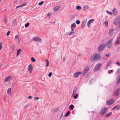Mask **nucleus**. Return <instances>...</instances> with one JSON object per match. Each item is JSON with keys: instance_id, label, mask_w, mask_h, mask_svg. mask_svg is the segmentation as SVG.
<instances>
[{"instance_id": "864d4df0", "label": "nucleus", "mask_w": 120, "mask_h": 120, "mask_svg": "<svg viewBox=\"0 0 120 120\" xmlns=\"http://www.w3.org/2000/svg\"><path fill=\"white\" fill-rule=\"evenodd\" d=\"M71 27V31H74V28H73V27Z\"/></svg>"}, {"instance_id": "69168bd1", "label": "nucleus", "mask_w": 120, "mask_h": 120, "mask_svg": "<svg viewBox=\"0 0 120 120\" xmlns=\"http://www.w3.org/2000/svg\"><path fill=\"white\" fill-rule=\"evenodd\" d=\"M1 67V66H0V68Z\"/></svg>"}, {"instance_id": "ddd939ff", "label": "nucleus", "mask_w": 120, "mask_h": 120, "mask_svg": "<svg viewBox=\"0 0 120 120\" xmlns=\"http://www.w3.org/2000/svg\"><path fill=\"white\" fill-rule=\"evenodd\" d=\"M112 14H113L114 15H117L118 13L116 9L115 8H114L112 10Z\"/></svg>"}, {"instance_id": "79ce46f5", "label": "nucleus", "mask_w": 120, "mask_h": 120, "mask_svg": "<svg viewBox=\"0 0 120 120\" xmlns=\"http://www.w3.org/2000/svg\"><path fill=\"white\" fill-rule=\"evenodd\" d=\"M76 23L77 24H79L80 23V21L79 20H77L76 21Z\"/></svg>"}, {"instance_id": "37998d69", "label": "nucleus", "mask_w": 120, "mask_h": 120, "mask_svg": "<svg viewBox=\"0 0 120 120\" xmlns=\"http://www.w3.org/2000/svg\"><path fill=\"white\" fill-rule=\"evenodd\" d=\"M94 21V19H93L89 20V22H90V23H91L93 22Z\"/></svg>"}, {"instance_id": "f704fd0d", "label": "nucleus", "mask_w": 120, "mask_h": 120, "mask_svg": "<svg viewBox=\"0 0 120 120\" xmlns=\"http://www.w3.org/2000/svg\"><path fill=\"white\" fill-rule=\"evenodd\" d=\"M4 20L5 23H6L7 22V19L6 16L4 18Z\"/></svg>"}, {"instance_id": "412c9836", "label": "nucleus", "mask_w": 120, "mask_h": 120, "mask_svg": "<svg viewBox=\"0 0 120 120\" xmlns=\"http://www.w3.org/2000/svg\"><path fill=\"white\" fill-rule=\"evenodd\" d=\"M17 20L16 19H14L12 22V23L13 24H16L17 22Z\"/></svg>"}, {"instance_id": "b1692460", "label": "nucleus", "mask_w": 120, "mask_h": 120, "mask_svg": "<svg viewBox=\"0 0 120 120\" xmlns=\"http://www.w3.org/2000/svg\"><path fill=\"white\" fill-rule=\"evenodd\" d=\"M112 113L111 112H110L109 114H108L105 115V117H107L109 116L112 114Z\"/></svg>"}, {"instance_id": "4d7b16f0", "label": "nucleus", "mask_w": 120, "mask_h": 120, "mask_svg": "<svg viewBox=\"0 0 120 120\" xmlns=\"http://www.w3.org/2000/svg\"><path fill=\"white\" fill-rule=\"evenodd\" d=\"M50 23L51 24V23H52V24H55V22H50Z\"/></svg>"}, {"instance_id": "58836bf2", "label": "nucleus", "mask_w": 120, "mask_h": 120, "mask_svg": "<svg viewBox=\"0 0 120 120\" xmlns=\"http://www.w3.org/2000/svg\"><path fill=\"white\" fill-rule=\"evenodd\" d=\"M111 64V62L110 61L107 64V67L108 66H110Z\"/></svg>"}, {"instance_id": "72a5a7b5", "label": "nucleus", "mask_w": 120, "mask_h": 120, "mask_svg": "<svg viewBox=\"0 0 120 120\" xmlns=\"http://www.w3.org/2000/svg\"><path fill=\"white\" fill-rule=\"evenodd\" d=\"M44 2V1H42L41 2H39L38 3L39 5H42V4H43Z\"/></svg>"}, {"instance_id": "5701e85b", "label": "nucleus", "mask_w": 120, "mask_h": 120, "mask_svg": "<svg viewBox=\"0 0 120 120\" xmlns=\"http://www.w3.org/2000/svg\"><path fill=\"white\" fill-rule=\"evenodd\" d=\"M76 25L75 23H74L71 24V27L74 28H75L76 27Z\"/></svg>"}, {"instance_id": "2eb2a0df", "label": "nucleus", "mask_w": 120, "mask_h": 120, "mask_svg": "<svg viewBox=\"0 0 120 120\" xmlns=\"http://www.w3.org/2000/svg\"><path fill=\"white\" fill-rule=\"evenodd\" d=\"M27 3H24L23 4L20 5H19L17 6L16 8V9H17L18 8L22 7L23 6H25L26 5Z\"/></svg>"}, {"instance_id": "6e6552de", "label": "nucleus", "mask_w": 120, "mask_h": 120, "mask_svg": "<svg viewBox=\"0 0 120 120\" xmlns=\"http://www.w3.org/2000/svg\"><path fill=\"white\" fill-rule=\"evenodd\" d=\"M89 68L88 67H86L84 69V71L82 72V75L83 76L85 75L89 71Z\"/></svg>"}, {"instance_id": "423d86ee", "label": "nucleus", "mask_w": 120, "mask_h": 120, "mask_svg": "<svg viewBox=\"0 0 120 120\" xmlns=\"http://www.w3.org/2000/svg\"><path fill=\"white\" fill-rule=\"evenodd\" d=\"M114 24L115 25H118L120 23V18H118L116 19L114 21Z\"/></svg>"}, {"instance_id": "e2e57ef3", "label": "nucleus", "mask_w": 120, "mask_h": 120, "mask_svg": "<svg viewBox=\"0 0 120 120\" xmlns=\"http://www.w3.org/2000/svg\"><path fill=\"white\" fill-rule=\"evenodd\" d=\"M119 27L120 28V24L119 25Z\"/></svg>"}, {"instance_id": "9d476101", "label": "nucleus", "mask_w": 120, "mask_h": 120, "mask_svg": "<svg viewBox=\"0 0 120 120\" xmlns=\"http://www.w3.org/2000/svg\"><path fill=\"white\" fill-rule=\"evenodd\" d=\"M12 78L11 76H8L6 77L4 81L5 82H7L8 81H10L12 79Z\"/></svg>"}, {"instance_id": "dca6fc26", "label": "nucleus", "mask_w": 120, "mask_h": 120, "mask_svg": "<svg viewBox=\"0 0 120 120\" xmlns=\"http://www.w3.org/2000/svg\"><path fill=\"white\" fill-rule=\"evenodd\" d=\"M89 6L88 5H85L83 7V10L85 11L87 10L89 8Z\"/></svg>"}, {"instance_id": "f3484780", "label": "nucleus", "mask_w": 120, "mask_h": 120, "mask_svg": "<svg viewBox=\"0 0 120 120\" xmlns=\"http://www.w3.org/2000/svg\"><path fill=\"white\" fill-rule=\"evenodd\" d=\"M115 108L117 111L119 110L120 109V105H116L115 106Z\"/></svg>"}, {"instance_id": "3c124183", "label": "nucleus", "mask_w": 120, "mask_h": 120, "mask_svg": "<svg viewBox=\"0 0 120 120\" xmlns=\"http://www.w3.org/2000/svg\"><path fill=\"white\" fill-rule=\"evenodd\" d=\"M113 70H109L108 71L109 73V74L111 73V72H112Z\"/></svg>"}, {"instance_id": "20e7f679", "label": "nucleus", "mask_w": 120, "mask_h": 120, "mask_svg": "<svg viewBox=\"0 0 120 120\" xmlns=\"http://www.w3.org/2000/svg\"><path fill=\"white\" fill-rule=\"evenodd\" d=\"M119 93L120 89L118 88L114 91L113 93V94L115 96H117L119 95Z\"/></svg>"}, {"instance_id": "bf43d9fd", "label": "nucleus", "mask_w": 120, "mask_h": 120, "mask_svg": "<svg viewBox=\"0 0 120 120\" xmlns=\"http://www.w3.org/2000/svg\"><path fill=\"white\" fill-rule=\"evenodd\" d=\"M93 79H91L90 81V82L91 81L93 80Z\"/></svg>"}, {"instance_id": "ea45409f", "label": "nucleus", "mask_w": 120, "mask_h": 120, "mask_svg": "<svg viewBox=\"0 0 120 120\" xmlns=\"http://www.w3.org/2000/svg\"><path fill=\"white\" fill-rule=\"evenodd\" d=\"M29 106V104H27L24 107V108H26L27 107H28Z\"/></svg>"}, {"instance_id": "a211bd4d", "label": "nucleus", "mask_w": 120, "mask_h": 120, "mask_svg": "<svg viewBox=\"0 0 120 120\" xmlns=\"http://www.w3.org/2000/svg\"><path fill=\"white\" fill-rule=\"evenodd\" d=\"M60 8L59 6H57L55 7L54 9V11H56L58 10Z\"/></svg>"}, {"instance_id": "a19ab883", "label": "nucleus", "mask_w": 120, "mask_h": 120, "mask_svg": "<svg viewBox=\"0 0 120 120\" xmlns=\"http://www.w3.org/2000/svg\"><path fill=\"white\" fill-rule=\"evenodd\" d=\"M120 82V76L119 78L118 79L117 81L116 82V84H118Z\"/></svg>"}, {"instance_id": "7c9ffc66", "label": "nucleus", "mask_w": 120, "mask_h": 120, "mask_svg": "<svg viewBox=\"0 0 120 120\" xmlns=\"http://www.w3.org/2000/svg\"><path fill=\"white\" fill-rule=\"evenodd\" d=\"M31 60L32 62H34L35 61V59L33 57H32L31 58Z\"/></svg>"}, {"instance_id": "c756f323", "label": "nucleus", "mask_w": 120, "mask_h": 120, "mask_svg": "<svg viewBox=\"0 0 120 120\" xmlns=\"http://www.w3.org/2000/svg\"><path fill=\"white\" fill-rule=\"evenodd\" d=\"M46 67H47L49 66V62L48 60H46Z\"/></svg>"}, {"instance_id": "49530a36", "label": "nucleus", "mask_w": 120, "mask_h": 120, "mask_svg": "<svg viewBox=\"0 0 120 120\" xmlns=\"http://www.w3.org/2000/svg\"><path fill=\"white\" fill-rule=\"evenodd\" d=\"M39 98L37 97H35L34 98V100H38L39 99Z\"/></svg>"}, {"instance_id": "052dcab7", "label": "nucleus", "mask_w": 120, "mask_h": 120, "mask_svg": "<svg viewBox=\"0 0 120 120\" xmlns=\"http://www.w3.org/2000/svg\"><path fill=\"white\" fill-rule=\"evenodd\" d=\"M119 39H120V35L119 37L118 38Z\"/></svg>"}, {"instance_id": "09e8293b", "label": "nucleus", "mask_w": 120, "mask_h": 120, "mask_svg": "<svg viewBox=\"0 0 120 120\" xmlns=\"http://www.w3.org/2000/svg\"><path fill=\"white\" fill-rule=\"evenodd\" d=\"M104 23L105 25L106 26H107L108 24V22L107 21H105L104 22Z\"/></svg>"}, {"instance_id": "0eeeda50", "label": "nucleus", "mask_w": 120, "mask_h": 120, "mask_svg": "<svg viewBox=\"0 0 120 120\" xmlns=\"http://www.w3.org/2000/svg\"><path fill=\"white\" fill-rule=\"evenodd\" d=\"M115 101L114 100L113 101L112 100H108L106 101V104L110 105H112Z\"/></svg>"}, {"instance_id": "6e6d98bb", "label": "nucleus", "mask_w": 120, "mask_h": 120, "mask_svg": "<svg viewBox=\"0 0 120 120\" xmlns=\"http://www.w3.org/2000/svg\"><path fill=\"white\" fill-rule=\"evenodd\" d=\"M28 98L29 99L32 98V97L31 96H28Z\"/></svg>"}, {"instance_id": "603ef678", "label": "nucleus", "mask_w": 120, "mask_h": 120, "mask_svg": "<svg viewBox=\"0 0 120 120\" xmlns=\"http://www.w3.org/2000/svg\"><path fill=\"white\" fill-rule=\"evenodd\" d=\"M85 24H84V23H82V28H83L84 26L85 25Z\"/></svg>"}, {"instance_id": "0e129e2a", "label": "nucleus", "mask_w": 120, "mask_h": 120, "mask_svg": "<svg viewBox=\"0 0 120 120\" xmlns=\"http://www.w3.org/2000/svg\"><path fill=\"white\" fill-rule=\"evenodd\" d=\"M107 65H106V68H107L108 67H107Z\"/></svg>"}, {"instance_id": "4468645a", "label": "nucleus", "mask_w": 120, "mask_h": 120, "mask_svg": "<svg viewBox=\"0 0 120 120\" xmlns=\"http://www.w3.org/2000/svg\"><path fill=\"white\" fill-rule=\"evenodd\" d=\"M82 73V72H78L75 73L74 75L75 78H76L78 77L79 75Z\"/></svg>"}, {"instance_id": "bb28decb", "label": "nucleus", "mask_w": 120, "mask_h": 120, "mask_svg": "<svg viewBox=\"0 0 120 120\" xmlns=\"http://www.w3.org/2000/svg\"><path fill=\"white\" fill-rule=\"evenodd\" d=\"M74 33V32L73 31H71L67 35L68 36H70L71 35H72Z\"/></svg>"}, {"instance_id": "6ab92c4d", "label": "nucleus", "mask_w": 120, "mask_h": 120, "mask_svg": "<svg viewBox=\"0 0 120 120\" xmlns=\"http://www.w3.org/2000/svg\"><path fill=\"white\" fill-rule=\"evenodd\" d=\"M113 32V30L112 29H111L109 31V35L111 36Z\"/></svg>"}, {"instance_id": "f257e3e1", "label": "nucleus", "mask_w": 120, "mask_h": 120, "mask_svg": "<svg viewBox=\"0 0 120 120\" xmlns=\"http://www.w3.org/2000/svg\"><path fill=\"white\" fill-rule=\"evenodd\" d=\"M100 55L98 53L94 54L92 57V61H94L99 59L101 58Z\"/></svg>"}, {"instance_id": "680f3d73", "label": "nucleus", "mask_w": 120, "mask_h": 120, "mask_svg": "<svg viewBox=\"0 0 120 120\" xmlns=\"http://www.w3.org/2000/svg\"><path fill=\"white\" fill-rule=\"evenodd\" d=\"M114 109H115V107L112 109V110H113Z\"/></svg>"}, {"instance_id": "c9c22d12", "label": "nucleus", "mask_w": 120, "mask_h": 120, "mask_svg": "<svg viewBox=\"0 0 120 120\" xmlns=\"http://www.w3.org/2000/svg\"><path fill=\"white\" fill-rule=\"evenodd\" d=\"M78 95V94H76L74 96V98L75 99H76L77 98Z\"/></svg>"}, {"instance_id": "8fccbe9b", "label": "nucleus", "mask_w": 120, "mask_h": 120, "mask_svg": "<svg viewBox=\"0 0 120 120\" xmlns=\"http://www.w3.org/2000/svg\"><path fill=\"white\" fill-rule=\"evenodd\" d=\"M10 33V32L9 31H8L7 33L6 34L7 36H8L9 35V34Z\"/></svg>"}, {"instance_id": "c03bdc74", "label": "nucleus", "mask_w": 120, "mask_h": 120, "mask_svg": "<svg viewBox=\"0 0 120 120\" xmlns=\"http://www.w3.org/2000/svg\"><path fill=\"white\" fill-rule=\"evenodd\" d=\"M2 49V46L1 43L0 42V50Z\"/></svg>"}, {"instance_id": "f03ea898", "label": "nucleus", "mask_w": 120, "mask_h": 120, "mask_svg": "<svg viewBox=\"0 0 120 120\" xmlns=\"http://www.w3.org/2000/svg\"><path fill=\"white\" fill-rule=\"evenodd\" d=\"M105 44H104L100 45L98 48V51H101L103 50L105 48Z\"/></svg>"}, {"instance_id": "a878e982", "label": "nucleus", "mask_w": 120, "mask_h": 120, "mask_svg": "<svg viewBox=\"0 0 120 120\" xmlns=\"http://www.w3.org/2000/svg\"><path fill=\"white\" fill-rule=\"evenodd\" d=\"M21 49H19V50H17V56L19 54H20L21 53Z\"/></svg>"}, {"instance_id": "393cba45", "label": "nucleus", "mask_w": 120, "mask_h": 120, "mask_svg": "<svg viewBox=\"0 0 120 120\" xmlns=\"http://www.w3.org/2000/svg\"><path fill=\"white\" fill-rule=\"evenodd\" d=\"M106 12L110 15H111L112 14V12L109 11L108 10H106Z\"/></svg>"}, {"instance_id": "9b49d317", "label": "nucleus", "mask_w": 120, "mask_h": 120, "mask_svg": "<svg viewBox=\"0 0 120 120\" xmlns=\"http://www.w3.org/2000/svg\"><path fill=\"white\" fill-rule=\"evenodd\" d=\"M33 40L35 41H38L40 42L41 41V40L40 38L39 37H34L33 39Z\"/></svg>"}, {"instance_id": "5fc2aeb1", "label": "nucleus", "mask_w": 120, "mask_h": 120, "mask_svg": "<svg viewBox=\"0 0 120 120\" xmlns=\"http://www.w3.org/2000/svg\"><path fill=\"white\" fill-rule=\"evenodd\" d=\"M116 64H118L119 65H120V63H119V62L118 61H117L116 63Z\"/></svg>"}, {"instance_id": "4c0bfd02", "label": "nucleus", "mask_w": 120, "mask_h": 120, "mask_svg": "<svg viewBox=\"0 0 120 120\" xmlns=\"http://www.w3.org/2000/svg\"><path fill=\"white\" fill-rule=\"evenodd\" d=\"M90 22L88 21L87 22V26L89 28L90 26Z\"/></svg>"}, {"instance_id": "f8f14e48", "label": "nucleus", "mask_w": 120, "mask_h": 120, "mask_svg": "<svg viewBox=\"0 0 120 120\" xmlns=\"http://www.w3.org/2000/svg\"><path fill=\"white\" fill-rule=\"evenodd\" d=\"M28 70L29 72L31 73L32 72L33 67L32 65L30 64L28 66Z\"/></svg>"}, {"instance_id": "338daca9", "label": "nucleus", "mask_w": 120, "mask_h": 120, "mask_svg": "<svg viewBox=\"0 0 120 120\" xmlns=\"http://www.w3.org/2000/svg\"><path fill=\"white\" fill-rule=\"evenodd\" d=\"M1 0H0V2L1 1Z\"/></svg>"}, {"instance_id": "473e14b6", "label": "nucleus", "mask_w": 120, "mask_h": 120, "mask_svg": "<svg viewBox=\"0 0 120 120\" xmlns=\"http://www.w3.org/2000/svg\"><path fill=\"white\" fill-rule=\"evenodd\" d=\"M70 113V111H68L66 113V116H68Z\"/></svg>"}, {"instance_id": "a18cd8bd", "label": "nucleus", "mask_w": 120, "mask_h": 120, "mask_svg": "<svg viewBox=\"0 0 120 120\" xmlns=\"http://www.w3.org/2000/svg\"><path fill=\"white\" fill-rule=\"evenodd\" d=\"M118 39H117V40L116 41V43L117 44H118L119 43V41L118 40Z\"/></svg>"}, {"instance_id": "13d9d810", "label": "nucleus", "mask_w": 120, "mask_h": 120, "mask_svg": "<svg viewBox=\"0 0 120 120\" xmlns=\"http://www.w3.org/2000/svg\"><path fill=\"white\" fill-rule=\"evenodd\" d=\"M106 57H108V56H109V54H106Z\"/></svg>"}, {"instance_id": "aec40b11", "label": "nucleus", "mask_w": 120, "mask_h": 120, "mask_svg": "<svg viewBox=\"0 0 120 120\" xmlns=\"http://www.w3.org/2000/svg\"><path fill=\"white\" fill-rule=\"evenodd\" d=\"M77 90V88L76 87H75L73 90V92L72 94V95H73L75 93L76 91Z\"/></svg>"}, {"instance_id": "1a4fd4ad", "label": "nucleus", "mask_w": 120, "mask_h": 120, "mask_svg": "<svg viewBox=\"0 0 120 120\" xmlns=\"http://www.w3.org/2000/svg\"><path fill=\"white\" fill-rule=\"evenodd\" d=\"M112 39L111 40L108 41L106 43V46L108 48H110L111 46V43L112 42Z\"/></svg>"}, {"instance_id": "c85d7f7f", "label": "nucleus", "mask_w": 120, "mask_h": 120, "mask_svg": "<svg viewBox=\"0 0 120 120\" xmlns=\"http://www.w3.org/2000/svg\"><path fill=\"white\" fill-rule=\"evenodd\" d=\"M18 39V41L19 42V36L18 35H16L15 36V39Z\"/></svg>"}, {"instance_id": "7ed1b4c3", "label": "nucleus", "mask_w": 120, "mask_h": 120, "mask_svg": "<svg viewBox=\"0 0 120 120\" xmlns=\"http://www.w3.org/2000/svg\"><path fill=\"white\" fill-rule=\"evenodd\" d=\"M101 64L100 63H98L97 64L94 68V71H96L99 70L101 67Z\"/></svg>"}, {"instance_id": "e433bc0d", "label": "nucleus", "mask_w": 120, "mask_h": 120, "mask_svg": "<svg viewBox=\"0 0 120 120\" xmlns=\"http://www.w3.org/2000/svg\"><path fill=\"white\" fill-rule=\"evenodd\" d=\"M29 25V23H27L25 25V27H28V26Z\"/></svg>"}, {"instance_id": "4be33fe9", "label": "nucleus", "mask_w": 120, "mask_h": 120, "mask_svg": "<svg viewBox=\"0 0 120 120\" xmlns=\"http://www.w3.org/2000/svg\"><path fill=\"white\" fill-rule=\"evenodd\" d=\"M69 107L70 109L72 110L74 109V106L73 105L71 104L69 105Z\"/></svg>"}, {"instance_id": "39448f33", "label": "nucleus", "mask_w": 120, "mask_h": 120, "mask_svg": "<svg viewBox=\"0 0 120 120\" xmlns=\"http://www.w3.org/2000/svg\"><path fill=\"white\" fill-rule=\"evenodd\" d=\"M107 110V109L106 108L104 107V108H102V109L101 110L100 113L101 115H103L105 114Z\"/></svg>"}, {"instance_id": "774afa93", "label": "nucleus", "mask_w": 120, "mask_h": 120, "mask_svg": "<svg viewBox=\"0 0 120 120\" xmlns=\"http://www.w3.org/2000/svg\"><path fill=\"white\" fill-rule=\"evenodd\" d=\"M48 15H49V14H48Z\"/></svg>"}, {"instance_id": "de8ad7c7", "label": "nucleus", "mask_w": 120, "mask_h": 120, "mask_svg": "<svg viewBox=\"0 0 120 120\" xmlns=\"http://www.w3.org/2000/svg\"><path fill=\"white\" fill-rule=\"evenodd\" d=\"M52 73L51 72H49L48 75V76H49V77H50L52 75Z\"/></svg>"}, {"instance_id": "2f4dec72", "label": "nucleus", "mask_w": 120, "mask_h": 120, "mask_svg": "<svg viewBox=\"0 0 120 120\" xmlns=\"http://www.w3.org/2000/svg\"><path fill=\"white\" fill-rule=\"evenodd\" d=\"M76 8L77 10H79L81 9V7L79 6H76Z\"/></svg>"}, {"instance_id": "cd10ccee", "label": "nucleus", "mask_w": 120, "mask_h": 120, "mask_svg": "<svg viewBox=\"0 0 120 120\" xmlns=\"http://www.w3.org/2000/svg\"><path fill=\"white\" fill-rule=\"evenodd\" d=\"M11 88H9L7 90V93L9 94L11 92Z\"/></svg>"}]
</instances>
